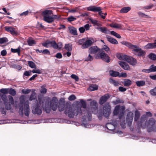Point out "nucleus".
<instances>
[{
    "label": "nucleus",
    "instance_id": "obj_1",
    "mask_svg": "<svg viewBox=\"0 0 156 156\" xmlns=\"http://www.w3.org/2000/svg\"><path fill=\"white\" fill-rule=\"evenodd\" d=\"M80 103L81 105L79 107H76L74 108L70 107H67L65 109V113L67 114L69 117L72 118H73L74 115H81L84 114V115H83V123L85 125V122L87 121V115L86 114L87 112L81 110V107H82L83 109H86V103L85 101L83 99L80 100Z\"/></svg>",
    "mask_w": 156,
    "mask_h": 156
},
{
    "label": "nucleus",
    "instance_id": "obj_2",
    "mask_svg": "<svg viewBox=\"0 0 156 156\" xmlns=\"http://www.w3.org/2000/svg\"><path fill=\"white\" fill-rule=\"evenodd\" d=\"M42 106L44 110L47 113H49L51 109L54 111H56L58 107V100L57 98L54 97L49 101L47 100L45 105L43 104Z\"/></svg>",
    "mask_w": 156,
    "mask_h": 156
},
{
    "label": "nucleus",
    "instance_id": "obj_3",
    "mask_svg": "<svg viewBox=\"0 0 156 156\" xmlns=\"http://www.w3.org/2000/svg\"><path fill=\"white\" fill-rule=\"evenodd\" d=\"M122 43L129 48L132 49L133 53L137 56L143 57L144 55L145 54V52L144 51L137 45H133L127 42L124 41L122 42Z\"/></svg>",
    "mask_w": 156,
    "mask_h": 156
},
{
    "label": "nucleus",
    "instance_id": "obj_4",
    "mask_svg": "<svg viewBox=\"0 0 156 156\" xmlns=\"http://www.w3.org/2000/svg\"><path fill=\"white\" fill-rule=\"evenodd\" d=\"M52 14V12L51 10H46L43 12L42 15L44 20L47 23H51L54 20L58 19L60 17L58 15H51Z\"/></svg>",
    "mask_w": 156,
    "mask_h": 156
},
{
    "label": "nucleus",
    "instance_id": "obj_5",
    "mask_svg": "<svg viewBox=\"0 0 156 156\" xmlns=\"http://www.w3.org/2000/svg\"><path fill=\"white\" fill-rule=\"evenodd\" d=\"M86 115H87V121L91 119V114H95L98 111V103L95 101H93L90 103L89 107L87 109Z\"/></svg>",
    "mask_w": 156,
    "mask_h": 156
},
{
    "label": "nucleus",
    "instance_id": "obj_6",
    "mask_svg": "<svg viewBox=\"0 0 156 156\" xmlns=\"http://www.w3.org/2000/svg\"><path fill=\"white\" fill-rule=\"evenodd\" d=\"M117 57L120 60H125L132 65H135L136 63V60L131 57H129L126 55L118 54Z\"/></svg>",
    "mask_w": 156,
    "mask_h": 156
},
{
    "label": "nucleus",
    "instance_id": "obj_7",
    "mask_svg": "<svg viewBox=\"0 0 156 156\" xmlns=\"http://www.w3.org/2000/svg\"><path fill=\"white\" fill-rule=\"evenodd\" d=\"M95 57L97 59H101L108 63L110 61V59L109 56L102 50H100L99 53L95 55Z\"/></svg>",
    "mask_w": 156,
    "mask_h": 156
},
{
    "label": "nucleus",
    "instance_id": "obj_8",
    "mask_svg": "<svg viewBox=\"0 0 156 156\" xmlns=\"http://www.w3.org/2000/svg\"><path fill=\"white\" fill-rule=\"evenodd\" d=\"M125 108L124 106L116 105L114 110L113 114L114 115H119V119L122 118L124 114V110Z\"/></svg>",
    "mask_w": 156,
    "mask_h": 156
},
{
    "label": "nucleus",
    "instance_id": "obj_9",
    "mask_svg": "<svg viewBox=\"0 0 156 156\" xmlns=\"http://www.w3.org/2000/svg\"><path fill=\"white\" fill-rule=\"evenodd\" d=\"M111 106L109 103H106L104 106L103 114L105 117H108L110 114Z\"/></svg>",
    "mask_w": 156,
    "mask_h": 156
},
{
    "label": "nucleus",
    "instance_id": "obj_10",
    "mask_svg": "<svg viewBox=\"0 0 156 156\" xmlns=\"http://www.w3.org/2000/svg\"><path fill=\"white\" fill-rule=\"evenodd\" d=\"M117 124V122L114 121V122L107 123L106 126L108 130L113 131V133H114L115 132L114 131V130L115 129Z\"/></svg>",
    "mask_w": 156,
    "mask_h": 156
},
{
    "label": "nucleus",
    "instance_id": "obj_11",
    "mask_svg": "<svg viewBox=\"0 0 156 156\" xmlns=\"http://www.w3.org/2000/svg\"><path fill=\"white\" fill-rule=\"evenodd\" d=\"M32 112L34 114L41 115L42 112V110L41 107L38 106L37 104L36 105L33 107L32 108Z\"/></svg>",
    "mask_w": 156,
    "mask_h": 156
},
{
    "label": "nucleus",
    "instance_id": "obj_12",
    "mask_svg": "<svg viewBox=\"0 0 156 156\" xmlns=\"http://www.w3.org/2000/svg\"><path fill=\"white\" fill-rule=\"evenodd\" d=\"M133 117V114L132 112H129L127 114L126 122L129 126H130L132 123Z\"/></svg>",
    "mask_w": 156,
    "mask_h": 156
},
{
    "label": "nucleus",
    "instance_id": "obj_13",
    "mask_svg": "<svg viewBox=\"0 0 156 156\" xmlns=\"http://www.w3.org/2000/svg\"><path fill=\"white\" fill-rule=\"evenodd\" d=\"M5 30L10 33L13 35H16L18 34L16 30L13 27H5Z\"/></svg>",
    "mask_w": 156,
    "mask_h": 156
},
{
    "label": "nucleus",
    "instance_id": "obj_14",
    "mask_svg": "<svg viewBox=\"0 0 156 156\" xmlns=\"http://www.w3.org/2000/svg\"><path fill=\"white\" fill-rule=\"evenodd\" d=\"M24 111L25 115L28 116L30 113V110L29 108V101H27L25 102Z\"/></svg>",
    "mask_w": 156,
    "mask_h": 156
},
{
    "label": "nucleus",
    "instance_id": "obj_15",
    "mask_svg": "<svg viewBox=\"0 0 156 156\" xmlns=\"http://www.w3.org/2000/svg\"><path fill=\"white\" fill-rule=\"evenodd\" d=\"M93 43V41L91 40L88 39L84 41V43L81 46V48L83 49L86 48L90 46Z\"/></svg>",
    "mask_w": 156,
    "mask_h": 156
},
{
    "label": "nucleus",
    "instance_id": "obj_16",
    "mask_svg": "<svg viewBox=\"0 0 156 156\" xmlns=\"http://www.w3.org/2000/svg\"><path fill=\"white\" fill-rule=\"evenodd\" d=\"M100 49L98 48L97 46H94L91 47L89 48V52L90 54H94L97 52L99 53L100 51Z\"/></svg>",
    "mask_w": 156,
    "mask_h": 156
},
{
    "label": "nucleus",
    "instance_id": "obj_17",
    "mask_svg": "<svg viewBox=\"0 0 156 156\" xmlns=\"http://www.w3.org/2000/svg\"><path fill=\"white\" fill-rule=\"evenodd\" d=\"M87 10L89 11L97 12L101 11V9L99 7H97L94 6H90L87 8Z\"/></svg>",
    "mask_w": 156,
    "mask_h": 156
},
{
    "label": "nucleus",
    "instance_id": "obj_18",
    "mask_svg": "<svg viewBox=\"0 0 156 156\" xmlns=\"http://www.w3.org/2000/svg\"><path fill=\"white\" fill-rule=\"evenodd\" d=\"M119 64L120 66L124 70H128L130 69L128 64L126 62L122 61H119Z\"/></svg>",
    "mask_w": 156,
    "mask_h": 156
},
{
    "label": "nucleus",
    "instance_id": "obj_19",
    "mask_svg": "<svg viewBox=\"0 0 156 156\" xmlns=\"http://www.w3.org/2000/svg\"><path fill=\"white\" fill-rule=\"evenodd\" d=\"M147 119L145 116H142L140 120V126L143 128H145L146 126Z\"/></svg>",
    "mask_w": 156,
    "mask_h": 156
},
{
    "label": "nucleus",
    "instance_id": "obj_20",
    "mask_svg": "<svg viewBox=\"0 0 156 156\" xmlns=\"http://www.w3.org/2000/svg\"><path fill=\"white\" fill-rule=\"evenodd\" d=\"M156 48V40L154 43H148L144 47L145 49H150Z\"/></svg>",
    "mask_w": 156,
    "mask_h": 156
},
{
    "label": "nucleus",
    "instance_id": "obj_21",
    "mask_svg": "<svg viewBox=\"0 0 156 156\" xmlns=\"http://www.w3.org/2000/svg\"><path fill=\"white\" fill-rule=\"evenodd\" d=\"M106 38L108 41L112 44H117L118 43L117 41L115 39L107 35Z\"/></svg>",
    "mask_w": 156,
    "mask_h": 156
},
{
    "label": "nucleus",
    "instance_id": "obj_22",
    "mask_svg": "<svg viewBox=\"0 0 156 156\" xmlns=\"http://www.w3.org/2000/svg\"><path fill=\"white\" fill-rule=\"evenodd\" d=\"M54 41H46L45 42L42 43V45L46 48H49L51 47H53Z\"/></svg>",
    "mask_w": 156,
    "mask_h": 156
},
{
    "label": "nucleus",
    "instance_id": "obj_23",
    "mask_svg": "<svg viewBox=\"0 0 156 156\" xmlns=\"http://www.w3.org/2000/svg\"><path fill=\"white\" fill-rule=\"evenodd\" d=\"M109 95H105L101 97L100 98L99 103L100 105L104 104L109 98Z\"/></svg>",
    "mask_w": 156,
    "mask_h": 156
},
{
    "label": "nucleus",
    "instance_id": "obj_24",
    "mask_svg": "<svg viewBox=\"0 0 156 156\" xmlns=\"http://www.w3.org/2000/svg\"><path fill=\"white\" fill-rule=\"evenodd\" d=\"M68 29L70 33L72 35H77L76 28L71 26L68 27Z\"/></svg>",
    "mask_w": 156,
    "mask_h": 156
},
{
    "label": "nucleus",
    "instance_id": "obj_25",
    "mask_svg": "<svg viewBox=\"0 0 156 156\" xmlns=\"http://www.w3.org/2000/svg\"><path fill=\"white\" fill-rule=\"evenodd\" d=\"M97 29L98 30L104 33L108 34L110 33V31L108 30L107 28L106 27H97Z\"/></svg>",
    "mask_w": 156,
    "mask_h": 156
},
{
    "label": "nucleus",
    "instance_id": "obj_26",
    "mask_svg": "<svg viewBox=\"0 0 156 156\" xmlns=\"http://www.w3.org/2000/svg\"><path fill=\"white\" fill-rule=\"evenodd\" d=\"M62 44L61 42H58L57 44L56 42L54 41L53 48L55 49H60L62 48Z\"/></svg>",
    "mask_w": 156,
    "mask_h": 156
},
{
    "label": "nucleus",
    "instance_id": "obj_27",
    "mask_svg": "<svg viewBox=\"0 0 156 156\" xmlns=\"http://www.w3.org/2000/svg\"><path fill=\"white\" fill-rule=\"evenodd\" d=\"M110 75L113 77H117L119 75V72L114 71V70H110L109 71Z\"/></svg>",
    "mask_w": 156,
    "mask_h": 156
},
{
    "label": "nucleus",
    "instance_id": "obj_28",
    "mask_svg": "<svg viewBox=\"0 0 156 156\" xmlns=\"http://www.w3.org/2000/svg\"><path fill=\"white\" fill-rule=\"evenodd\" d=\"M122 83L125 86L128 87L132 84V82L129 79H125L124 81L122 82Z\"/></svg>",
    "mask_w": 156,
    "mask_h": 156
},
{
    "label": "nucleus",
    "instance_id": "obj_29",
    "mask_svg": "<svg viewBox=\"0 0 156 156\" xmlns=\"http://www.w3.org/2000/svg\"><path fill=\"white\" fill-rule=\"evenodd\" d=\"M98 86L96 84H92L89 87L88 90H89L92 91L98 90Z\"/></svg>",
    "mask_w": 156,
    "mask_h": 156
},
{
    "label": "nucleus",
    "instance_id": "obj_30",
    "mask_svg": "<svg viewBox=\"0 0 156 156\" xmlns=\"http://www.w3.org/2000/svg\"><path fill=\"white\" fill-rule=\"evenodd\" d=\"M131 9L129 7H126L123 8L120 10V12L121 13H125L127 12Z\"/></svg>",
    "mask_w": 156,
    "mask_h": 156
},
{
    "label": "nucleus",
    "instance_id": "obj_31",
    "mask_svg": "<svg viewBox=\"0 0 156 156\" xmlns=\"http://www.w3.org/2000/svg\"><path fill=\"white\" fill-rule=\"evenodd\" d=\"M65 107L64 103L63 102H60L59 103L58 105V109L59 111L61 112L63 111Z\"/></svg>",
    "mask_w": 156,
    "mask_h": 156
},
{
    "label": "nucleus",
    "instance_id": "obj_32",
    "mask_svg": "<svg viewBox=\"0 0 156 156\" xmlns=\"http://www.w3.org/2000/svg\"><path fill=\"white\" fill-rule=\"evenodd\" d=\"M109 82L115 86H118L119 85V83L118 81L115 80L112 78L109 79Z\"/></svg>",
    "mask_w": 156,
    "mask_h": 156
},
{
    "label": "nucleus",
    "instance_id": "obj_33",
    "mask_svg": "<svg viewBox=\"0 0 156 156\" xmlns=\"http://www.w3.org/2000/svg\"><path fill=\"white\" fill-rule=\"evenodd\" d=\"M27 42L28 45L30 46H32L34 44H36L35 41L31 38L28 39Z\"/></svg>",
    "mask_w": 156,
    "mask_h": 156
},
{
    "label": "nucleus",
    "instance_id": "obj_34",
    "mask_svg": "<svg viewBox=\"0 0 156 156\" xmlns=\"http://www.w3.org/2000/svg\"><path fill=\"white\" fill-rule=\"evenodd\" d=\"M109 26L112 27L116 28H120L121 27V25L116 23H112L110 24Z\"/></svg>",
    "mask_w": 156,
    "mask_h": 156
},
{
    "label": "nucleus",
    "instance_id": "obj_35",
    "mask_svg": "<svg viewBox=\"0 0 156 156\" xmlns=\"http://www.w3.org/2000/svg\"><path fill=\"white\" fill-rule=\"evenodd\" d=\"M28 64L29 66L31 68L36 69L37 68V66L32 61H28Z\"/></svg>",
    "mask_w": 156,
    "mask_h": 156
},
{
    "label": "nucleus",
    "instance_id": "obj_36",
    "mask_svg": "<svg viewBox=\"0 0 156 156\" xmlns=\"http://www.w3.org/2000/svg\"><path fill=\"white\" fill-rule=\"evenodd\" d=\"M11 50V52H12L17 53L18 54V55H20V46L17 49H13L12 48Z\"/></svg>",
    "mask_w": 156,
    "mask_h": 156
},
{
    "label": "nucleus",
    "instance_id": "obj_37",
    "mask_svg": "<svg viewBox=\"0 0 156 156\" xmlns=\"http://www.w3.org/2000/svg\"><path fill=\"white\" fill-rule=\"evenodd\" d=\"M9 94L12 96H15L16 94V91L13 88H9Z\"/></svg>",
    "mask_w": 156,
    "mask_h": 156
},
{
    "label": "nucleus",
    "instance_id": "obj_38",
    "mask_svg": "<svg viewBox=\"0 0 156 156\" xmlns=\"http://www.w3.org/2000/svg\"><path fill=\"white\" fill-rule=\"evenodd\" d=\"M140 114L138 111H136L135 114L134 121H137L139 119Z\"/></svg>",
    "mask_w": 156,
    "mask_h": 156
},
{
    "label": "nucleus",
    "instance_id": "obj_39",
    "mask_svg": "<svg viewBox=\"0 0 156 156\" xmlns=\"http://www.w3.org/2000/svg\"><path fill=\"white\" fill-rule=\"evenodd\" d=\"M0 96L3 101L4 103H6V102L8 101L7 97L6 95L0 94Z\"/></svg>",
    "mask_w": 156,
    "mask_h": 156
},
{
    "label": "nucleus",
    "instance_id": "obj_40",
    "mask_svg": "<svg viewBox=\"0 0 156 156\" xmlns=\"http://www.w3.org/2000/svg\"><path fill=\"white\" fill-rule=\"evenodd\" d=\"M9 91V88H2L0 89V92L3 94H8Z\"/></svg>",
    "mask_w": 156,
    "mask_h": 156
},
{
    "label": "nucleus",
    "instance_id": "obj_41",
    "mask_svg": "<svg viewBox=\"0 0 156 156\" xmlns=\"http://www.w3.org/2000/svg\"><path fill=\"white\" fill-rule=\"evenodd\" d=\"M65 49L68 51H71L72 49V46L70 44H66L65 47Z\"/></svg>",
    "mask_w": 156,
    "mask_h": 156
},
{
    "label": "nucleus",
    "instance_id": "obj_42",
    "mask_svg": "<svg viewBox=\"0 0 156 156\" xmlns=\"http://www.w3.org/2000/svg\"><path fill=\"white\" fill-rule=\"evenodd\" d=\"M136 84L138 87L142 86L145 85V82L143 80L137 81L136 82Z\"/></svg>",
    "mask_w": 156,
    "mask_h": 156
},
{
    "label": "nucleus",
    "instance_id": "obj_43",
    "mask_svg": "<svg viewBox=\"0 0 156 156\" xmlns=\"http://www.w3.org/2000/svg\"><path fill=\"white\" fill-rule=\"evenodd\" d=\"M5 105V106L6 109L7 110H10L11 108V104L8 101L6 102V103H4Z\"/></svg>",
    "mask_w": 156,
    "mask_h": 156
},
{
    "label": "nucleus",
    "instance_id": "obj_44",
    "mask_svg": "<svg viewBox=\"0 0 156 156\" xmlns=\"http://www.w3.org/2000/svg\"><path fill=\"white\" fill-rule=\"evenodd\" d=\"M124 102L123 101L119 99H118L116 100L115 101H113L112 102V103L114 105H116L118 104L121 103H123Z\"/></svg>",
    "mask_w": 156,
    "mask_h": 156
},
{
    "label": "nucleus",
    "instance_id": "obj_45",
    "mask_svg": "<svg viewBox=\"0 0 156 156\" xmlns=\"http://www.w3.org/2000/svg\"><path fill=\"white\" fill-rule=\"evenodd\" d=\"M85 40L86 39L85 38H82V39H80L77 42V43L78 45H82V46L84 43V41H85Z\"/></svg>",
    "mask_w": 156,
    "mask_h": 156
},
{
    "label": "nucleus",
    "instance_id": "obj_46",
    "mask_svg": "<svg viewBox=\"0 0 156 156\" xmlns=\"http://www.w3.org/2000/svg\"><path fill=\"white\" fill-rule=\"evenodd\" d=\"M36 94L35 92H33L32 93L30 97L29 100L32 101L34 100L36 98Z\"/></svg>",
    "mask_w": 156,
    "mask_h": 156
},
{
    "label": "nucleus",
    "instance_id": "obj_47",
    "mask_svg": "<svg viewBox=\"0 0 156 156\" xmlns=\"http://www.w3.org/2000/svg\"><path fill=\"white\" fill-rule=\"evenodd\" d=\"M138 14L140 17H145V18H150V17L147 15H145V14L139 12H138Z\"/></svg>",
    "mask_w": 156,
    "mask_h": 156
},
{
    "label": "nucleus",
    "instance_id": "obj_48",
    "mask_svg": "<svg viewBox=\"0 0 156 156\" xmlns=\"http://www.w3.org/2000/svg\"><path fill=\"white\" fill-rule=\"evenodd\" d=\"M149 57L151 59L154 60H156V55L153 53H151L149 55Z\"/></svg>",
    "mask_w": 156,
    "mask_h": 156
},
{
    "label": "nucleus",
    "instance_id": "obj_49",
    "mask_svg": "<svg viewBox=\"0 0 156 156\" xmlns=\"http://www.w3.org/2000/svg\"><path fill=\"white\" fill-rule=\"evenodd\" d=\"M155 122L154 119L152 118H151L149 120L148 123L149 125L152 126L154 124Z\"/></svg>",
    "mask_w": 156,
    "mask_h": 156
},
{
    "label": "nucleus",
    "instance_id": "obj_50",
    "mask_svg": "<svg viewBox=\"0 0 156 156\" xmlns=\"http://www.w3.org/2000/svg\"><path fill=\"white\" fill-rule=\"evenodd\" d=\"M42 69H33L31 71V72L33 73H38V74H41L42 73L41 72Z\"/></svg>",
    "mask_w": 156,
    "mask_h": 156
},
{
    "label": "nucleus",
    "instance_id": "obj_51",
    "mask_svg": "<svg viewBox=\"0 0 156 156\" xmlns=\"http://www.w3.org/2000/svg\"><path fill=\"white\" fill-rule=\"evenodd\" d=\"M151 94L153 96L156 95V87L150 91Z\"/></svg>",
    "mask_w": 156,
    "mask_h": 156
},
{
    "label": "nucleus",
    "instance_id": "obj_52",
    "mask_svg": "<svg viewBox=\"0 0 156 156\" xmlns=\"http://www.w3.org/2000/svg\"><path fill=\"white\" fill-rule=\"evenodd\" d=\"M7 41V39L6 37L0 38V44H3Z\"/></svg>",
    "mask_w": 156,
    "mask_h": 156
},
{
    "label": "nucleus",
    "instance_id": "obj_53",
    "mask_svg": "<svg viewBox=\"0 0 156 156\" xmlns=\"http://www.w3.org/2000/svg\"><path fill=\"white\" fill-rule=\"evenodd\" d=\"M20 103L22 105H23L24 102L25 101V96L23 95H22L20 96Z\"/></svg>",
    "mask_w": 156,
    "mask_h": 156
},
{
    "label": "nucleus",
    "instance_id": "obj_54",
    "mask_svg": "<svg viewBox=\"0 0 156 156\" xmlns=\"http://www.w3.org/2000/svg\"><path fill=\"white\" fill-rule=\"evenodd\" d=\"M31 90L29 89H23L22 90V93L23 94H28L30 93Z\"/></svg>",
    "mask_w": 156,
    "mask_h": 156
},
{
    "label": "nucleus",
    "instance_id": "obj_55",
    "mask_svg": "<svg viewBox=\"0 0 156 156\" xmlns=\"http://www.w3.org/2000/svg\"><path fill=\"white\" fill-rule=\"evenodd\" d=\"M67 19L68 21L72 22L76 20V19L73 16H71L68 17Z\"/></svg>",
    "mask_w": 156,
    "mask_h": 156
},
{
    "label": "nucleus",
    "instance_id": "obj_56",
    "mask_svg": "<svg viewBox=\"0 0 156 156\" xmlns=\"http://www.w3.org/2000/svg\"><path fill=\"white\" fill-rule=\"evenodd\" d=\"M8 97L9 101V102L11 104L13 105L14 103L13 98L11 95H9Z\"/></svg>",
    "mask_w": 156,
    "mask_h": 156
},
{
    "label": "nucleus",
    "instance_id": "obj_57",
    "mask_svg": "<svg viewBox=\"0 0 156 156\" xmlns=\"http://www.w3.org/2000/svg\"><path fill=\"white\" fill-rule=\"evenodd\" d=\"M98 12L99 15L103 19H105V16L107 15V13H103L102 11H99Z\"/></svg>",
    "mask_w": 156,
    "mask_h": 156
},
{
    "label": "nucleus",
    "instance_id": "obj_58",
    "mask_svg": "<svg viewBox=\"0 0 156 156\" xmlns=\"http://www.w3.org/2000/svg\"><path fill=\"white\" fill-rule=\"evenodd\" d=\"M127 77V74L125 73H119V77Z\"/></svg>",
    "mask_w": 156,
    "mask_h": 156
},
{
    "label": "nucleus",
    "instance_id": "obj_59",
    "mask_svg": "<svg viewBox=\"0 0 156 156\" xmlns=\"http://www.w3.org/2000/svg\"><path fill=\"white\" fill-rule=\"evenodd\" d=\"M94 59L93 56L90 55V54L89 55L88 57H87L85 59L86 61H90L93 60Z\"/></svg>",
    "mask_w": 156,
    "mask_h": 156
},
{
    "label": "nucleus",
    "instance_id": "obj_60",
    "mask_svg": "<svg viewBox=\"0 0 156 156\" xmlns=\"http://www.w3.org/2000/svg\"><path fill=\"white\" fill-rule=\"evenodd\" d=\"M76 98L75 96L73 94L71 95L69 97L68 99L70 101H72L75 100L76 99Z\"/></svg>",
    "mask_w": 156,
    "mask_h": 156
},
{
    "label": "nucleus",
    "instance_id": "obj_61",
    "mask_svg": "<svg viewBox=\"0 0 156 156\" xmlns=\"http://www.w3.org/2000/svg\"><path fill=\"white\" fill-rule=\"evenodd\" d=\"M71 77L73 79L75 80L76 81H78L79 80V78L78 76L75 74H72L71 76Z\"/></svg>",
    "mask_w": 156,
    "mask_h": 156
},
{
    "label": "nucleus",
    "instance_id": "obj_62",
    "mask_svg": "<svg viewBox=\"0 0 156 156\" xmlns=\"http://www.w3.org/2000/svg\"><path fill=\"white\" fill-rule=\"evenodd\" d=\"M100 50H102L105 51H108L109 50V48L106 45H104L102 47V48L100 49Z\"/></svg>",
    "mask_w": 156,
    "mask_h": 156
},
{
    "label": "nucleus",
    "instance_id": "obj_63",
    "mask_svg": "<svg viewBox=\"0 0 156 156\" xmlns=\"http://www.w3.org/2000/svg\"><path fill=\"white\" fill-rule=\"evenodd\" d=\"M31 71H27L24 72V75L25 76H29L31 75Z\"/></svg>",
    "mask_w": 156,
    "mask_h": 156
},
{
    "label": "nucleus",
    "instance_id": "obj_64",
    "mask_svg": "<svg viewBox=\"0 0 156 156\" xmlns=\"http://www.w3.org/2000/svg\"><path fill=\"white\" fill-rule=\"evenodd\" d=\"M151 72L156 71V66H154L153 65H152L151 66Z\"/></svg>",
    "mask_w": 156,
    "mask_h": 156
}]
</instances>
